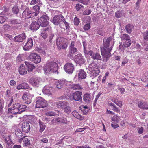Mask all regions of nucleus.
I'll use <instances>...</instances> for the list:
<instances>
[{
    "instance_id": "obj_50",
    "label": "nucleus",
    "mask_w": 148,
    "mask_h": 148,
    "mask_svg": "<svg viewBox=\"0 0 148 148\" xmlns=\"http://www.w3.org/2000/svg\"><path fill=\"white\" fill-rule=\"evenodd\" d=\"M46 115L48 116H52L56 115V113L53 111H49L45 113Z\"/></svg>"
},
{
    "instance_id": "obj_27",
    "label": "nucleus",
    "mask_w": 148,
    "mask_h": 148,
    "mask_svg": "<svg viewBox=\"0 0 148 148\" xmlns=\"http://www.w3.org/2000/svg\"><path fill=\"white\" fill-rule=\"evenodd\" d=\"M131 44V40L130 39L127 40L123 42V45H120L119 47L120 49H122V47L123 48L124 47H128L130 46Z\"/></svg>"
},
{
    "instance_id": "obj_2",
    "label": "nucleus",
    "mask_w": 148,
    "mask_h": 148,
    "mask_svg": "<svg viewBox=\"0 0 148 148\" xmlns=\"http://www.w3.org/2000/svg\"><path fill=\"white\" fill-rule=\"evenodd\" d=\"M29 109V107L26 105L15 103L13 104L12 107L8 109V112L13 114H20L23 112L28 110Z\"/></svg>"
},
{
    "instance_id": "obj_61",
    "label": "nucleus",
    "mask_w": 148,
    "mask_h": 148,
    "mask_svg": "<svg viewBox=\"0 0 148 148\" xmlns=\"http://www.w3.org/2000/svg\"><path fill=\"white\" fill-rule=\"evenodd\" d=\"M76 118L80 120H82L84 119L83 117L81 116L80 115L78 114L77 115Z\"/></svg>"
},
{
    "instance_id": "obj_7",
    "label": "nucleus",
    "mask_w": 148,
    "mask_h": 148,
    "mask_svg": "<svg viewBox=\"0 0 148 148\" xmlns=\"http://www.w3.org/2000/svg\"><path fill=\"white\" fill-rule=\"evenodd\" d=\"M22 16L25 18H29L36 16V13L32 12L28 8H27L22 13Z\"/></svg>"
},
{
    "instance_id": "obj_36",
    "label": "nucleus",
    "mask_w": 148,
    "mask_h": 148,
    "mask_svg": "<svg viewBox=\"0 0 148 148\" xmlns=\"http://www.w3.org/2000/svg\"><path fill=\"white\" fill-rule=\"evenodd\" d=\"M64 110V112L66 113L67 114H69L71 112V107L68 105L65 107L63 108Z\"/></svg>"
},
{
    "instance_id": "obj_38",
    "label": "nucleus",
    "mask_w": 148,
    "mask_h": 148,
    "mask_svg": "<svg viewBox=\"0 0 148 148\" xmlns=\"http://www.w3.org/2000/svg\"><path fill=\"white\" fill-rule=\"evenodd\" d=\"M4 8V10L1 13V15H6L7 13L9 11V9L8 7H7L5 5H4L3 7Z\"/></svg>"
},
{
    "instance_id": "obj_56",
    "label": "nucleus",
    "mask_w": 148,
    "mask_h": 148,
    "mask_svg": "<svg viewBox=\"0 0 148 148\" xmlns=\"http://www.w3.org/2000/svg\"><path fill=\"white\" fill-rule=\"evenodd\" d=\"M62 22H63L64 23L66 27H70L68 23L66 22L65 19H64V18L63 19V21H62Z\"/></svg>"
},
{
    "instance_id": "obj_15",
    "label": "nucleus",
    "mask_w": 148,
    "mask_h": 148,
    "mask_svg": "<svg viewBox=\"0 0 148 148\" xmlns=\"http://www.w3.org/2000/svg\"><path fill=\"white\" fill-rule=\"evenodd\" d=\"M33 46V42L32 39L31 38H29L27 40V43L23 47V49L25 51L29 50Z\"/></svg>"
},
{
    "instance_id": "obj_17",
    "label": "nucleus",
    "mask_w": 148,
    "mask_h": 148,
    "mask_svg": "<svg viewBox=\"0 0 148 148\" xmlns=\"http://www.w3.org/2000/svg\"><path fill=\"white\" fill-rule=\"evenodd\" d=\"M31 97L29 92L24 93L22 97L23 99L25 101V103L28 104H30L31 103Z\"/></svg>"
},
{
    "instance_id": "obj_49",
    "label": "nucleus",
    "mask_w": 148,
    "mask_h": 148,
    "mask_svg": "<svg viewBox=\"0 0 148 148\" xmlns=\"http://www.w3.org/2000/svg\"><path fill=\"white\" fill-rule=\"evenodd\" d=\"M90 0H78V2L84 5H87L89 3Z\"/></svg>"
},
{
    "instance_id": "obj_41",
    "label": "nucleus",
    "mask_w": 148,
    "mask_h": 148,
    "mask_svg": "<svg viewBox=\"0 0 148 148\" xmlns=\"http://www.w3.org/2000/svg\"><path fill=\"white\" fill-rule=\"evenodd\" d=\"M22 86V89H26L29 88V86L27 83H23L21 84Z\"/></svg>"
},
{
    "instance_id": "obj_25",
    "label": "nucleus",
    "mask_w": 148,
    "mask_h": 148,
    "mask_svg": "<svg viewBox=\"0 0 148 148\" xmlns=\"http://www.w3.org/2000/svg\"><path fill=\"white\" fill-rule=\"evenodd\" d=\"M12 12L14 14H15L16 16L18 17L21 16V14L19 13V10L18 7L16 5H15L13 6L11 9Z\"/></svg>"
},
{
    "instance_id": "obj_34",
    "label": "nucleus",
    "mask_w": 148,
    "mask_h": 148,
    "mask_svg": "<svg viewBox=\"0 0 148 148\" xmlns=\"http://www.w3.org/2000/svg\"><path fill=\"white\" fill-rule=\"evenodd\" d=\"M75 8L77 11H83L84 6L81 4L78 3L76 5Z\"/></svg>"
},
{
    "instance_id": "obj_13",
    "label": "nucleus",
    "mask_w": 148,
    "mask_h": 148,
    "mask_svg": "<svg viewBox=\"0 0 148 148\" xmlns=\"http://www.w3.org/2000/svg\"><path fill=\"white\" fill-rule=\"evenodd\" d=\"M74 46L75 42L74 41H72L69 47V50L68 56L69 57H72L73 56V54L77 51V49Z\"/></svg>"
},
{
    "instance_id": "obj_10",
    "label": "nucleus",
    "mask_w": 148,
    "mask_h": 148,
    "mask_svg": "<svg viewBox=\"0 0 148 148\" xmlns=\"http://www.w3.org/2000/svg\"><path fill=\"white\" fill-rule=\"evenodd\" d=\"M64 17L61 14L56 15L51 19V22L55 25H59L60 26V23L62 22Z\"/></svg>"
},
{
    "instance_id": "obj_59",
    "label": "nucleus",
    "mask_w": 148,
    "mask_h": 148,
    "mask_svg": "<svg viewBox=\"0 0 148 148\" xmlns=\"http://www.w3.org/2000/svg\"><path fill=\"white\" fill-rule=\"evenodd\" d=\"M40 141L44 143H47L48 141V139L47 138H43L41 139Z\"/></svg>"
},
{
    "instance_id": "obj_43",
    "label": "nucleus",
    "mask_w": 148,
    "mask_h": 148,
    "mask_svg": "<svg viewBox=\"0 0 148 148\" xmlns=\"http://www.w3.org/2000/svg\"><path fill=\"white\" fill-rule=\"evenodd\" d=\"M61 81L56 82V87L59 89H61L63 87Z\"/></svg>"
},
{
    "instance_id": "obj_39",
    "label": "nucleus",
    "mask_w": 148,
    "mask_h": 148,
    "mask_svg": "<svg viewBox=\"0 0 148 148\" xmlns=\"http://www.w3.org/2000/svg\"><path fill=\"white\" fill-rule=\"evenodd\" d=\"M4 140L5 142L8 145L12 144V142L10 139V137L9 136H8L6 137Z\"/></svg>"
},
{
    "instance_id": "obj_30",
    "label": "nucleus",
    "mask_w": 148,
    "mask_h": 148,
    "mask_svg": "<svg viewBox=\"0 0 148 148\" xmlns=\"http://www.w3.org/2000/svg\"><path fill=\"white\" fill-rule=\"evenodd\" d=\"M134 26L132 25L128 24L125 26V30L129 34L131 33L133 29Z\"/></svg>"
},
{
    "instance_id": "obj_20",
    "label": "nucleus",
    "mask_w": 148,
    "mask_h": 148,
    "mask_svg": "<svg viewBox=\"0 0 148 148\" xmlns=\"http://www.w3.org/2000/svg\"><path fill=\"white\" fill-rule=\"evenodd\" d=\"M21 127L23 131L26 133L28 132L30 128L29 123L27 122H24L23 123Z\"/></svg>"
},
{
    "instance_id": "obj_1",
    "label": "nucleus",
    "mask_w": 148,
    "mask_h": 148,
    "mask_svg": "<svg viewBox=\"0 0 148 148\" xmlns=\"http://www.w3.org/2000/svg\"><path fill=\"white\" fill-rule=\"evenodd\" d=\"M112 38L111 37L105 38L103 40V47L101 48V54L103 57V61L106 62L110 56V51L112 49V46H111L109 47Z\"/></svg>"
},
{
    "instance_id": "obj_22",
    "label": "nucleus",
    "mask_w": 148,
    "mask_h": 148,
    "mask_svg": "<svg viewBox=\"0 0 148 148\" xmlns=\"http://www.w3.org/2000/svg\"><path fill=\"white\" fill-rule=\"evenodd\" d=\"M29 82L33 86L35 87H38L40 83L39 80L34 77L30 78L29 80Z\"/></svg>"
},
{
    "instance_id": "obj_12",
    "label": "nucleus",
    "mask_w": 148,
    "mask_h": 148,
    "mask_svg": "<svg viewBox=\"0 0 148 148\" xmlns=\"http://www.w3.org/2000/svg\"><path fill=\"white\" fill-rule=\"evenodd\" d=\"M82 92L81 91H77L72 93L71 97L75 101H80L82 99Z\"/></svg>"
},
{
    "instance_id": "obj_63",
    "label": "nucleus",
    "mask_w": 148,
    "mask_h": 148,
    "mask_svg": "<svg viewBox=\"0 0 148 148\" xmlns=\"http://www.w3.org/2000/svg\"><path fill=\"white\" fill-rule=\"evenodd\" d=\"M143 77L145 79V81L148 80V73L145 74L143 75Z\"/></svg>"
},
{
    "instance_id": "obj_40",
    "label": "nucleus",
    "mask_w": 148,
    "mask_h": 148,
    "mask_svg": "<svg viewBox=\"0 0 148 148\" xmlns=\"http://www.w3.org/2000/svg\"><path fill=\"white\" fill-rule=\"evenodd\" d=\"M112 101L118 105L119 107H121L122 106V102L121 101H119L117 99H112Z\"/></svg>"
},
{
    "instance_id": "obj_58",
    "label": "nucleus",
    "mask_w": 148,
    "mask_h": 148,
    "mask_svg": "<svg viewBox=\"0 0 148 148\" xmlns=\"http://www.w3.org/2000/svg\"><path fill=\"white\" fill-rule=\"evenodd\" d=\"M101 94L99 93L96 96V98L94 102V106L96 104V102L98 100L99 97L100 96Z\"/></svg>"
},
{
    "instance_id": "obj_35",
    "label": "nucleus",
    "mask_w": 148,
    "mask_h": 148,
    "mask_svg": "<svg viewBox=\"0 0 148 148\" xmlns=\"http://www.w3.org/2000/svg\"><path fill=\"white\" fill-rule=\"evenodd\" d=\"M40 125V129L39 130V132L42 133V132L45 129L46 126L44 125V123L41 121H39V122Z\"/></svg>"
},
{
    "instance_id": "obj_6",
    "label": "nucleus",
    "mask_w": 148,
    "mask_h": 148,
    "mask_svg": "<svg viewBox=\"0 0 148 148\" xmlns=\"http://www.w3.org/2000/svg\"><path fill=\"white\" fill-rule=\"evenodd\" d=\"M29 58L32 62L35 63H38L41 61V58L36 53H31L29 56Z\"/></svg>"
},
{
    "instance_id": "obj_48",
    "label": "nucleus",
    "mask_w": 148,
    "mask_h": 148,
    "mask_svg": "<svg viewBox=\"0 0 148 148\" xmlns=\"http://www.w3.org/2000/svg\"><path fill=\"white\" fill-rule=\"evenodd\" d=\"M90 28V23H86L85 24L84 26V29L85 30H88Z\"/></svg>"
},
{
    "instance_id": "obj_55",
    "label": "nucleus",
    "mask_w": 148,
    "mask_h": 148,
    "mask_svg": "<svg viewBox=\"0 0 148 148\" xmlns=\"http://www.w3.org/2000/svg\"><path fill=\"white\" fill-rule=\"evenodd\" d=\"M143 128L142 127L138 128L137 129V131L139 134H142L143 132Z\"/></svg>"
},
{
    "instance_id": "obj_51",
    "label": "nucleus",
    "mask_w": 148,
    "mask_h": 148,
    "mask_svg": "<svg viewBox=\"0 0 148 148\" xmlns=\"http://www.w3.org/2000/svg\"><path fill=\"white\" fill-rule=\"evenodd\" d=\"M91 12L90 9H86L83 12V14L84 15H89L91 13Z\"/></svg>"
},
{
    "instance_id": "obj_33",
    "label": "nucleus",
    "mask_w": 148,
    "mask_h": 148,
    "mask_svg": "<svg viewBox=\"0 0 148 148\" xmlns=\"http://www.w3.org/2000/svg\"><path fill=\"white\" fill-rule=\"evenodd\" d=\"M10 24L12 25L19 24L21 23L20 20L18 19H11L9 21Z\"/></svg>"
},
{
    "instance_id": "obj_57",
    "label": "nucleus",
    "mask_w": 148,
    "mask_h": 148,
    "mask_svg": "<svg viewBox=\"0 0 148 148\" xmlns=\"http://www.w3.org/2000/svg\"><path fill=\"white\" fill-rule=\"evenodd\" d=\"M38 51L39 53H41V54H42L44 55H45V50H43L40 48L38 49Z\"/></svg>"
},
{
    "instance_id": "obj_37",
    "label": "nucleus",
    "mask_w": 148,
    "mask_h": 148,
    "mask_svg": "<svg viewBox=\"0 0 148 148\" xmlns=\"http://www.w3.org/2000/svg\"><path fill=\"white\" fill-rule=\"evenodd\" d=\"M23 145L24 147H27L29 145V140L27 138H23Z\"/></svg>"
},
{
    "instance_id": "obj_16",
    "label": "nucleus",
    "mask_w": 148,
    "mask_h": 148,
    "mask_svg": "<svg viewBox=\"0 0 148 148\" xmlns=\"http://www.w3.org/2000/svg\"><path fill=\"white\" fill-rule=\"evenodd\" d=\"M74 58L76 62L80 65L84 64L85 62L84 57L81 54L75 55Z\"/></svg>"
},
{
    "instance_id": "obj_32",
    "label": "nucleus",
    "mask_w": 148,
    "mask_h": 148,
    "mask_svg": "<svg viewBox=\"0 0 148 148\" xmlns=\"http://www.w3.org/2000/svg\"><path fill=\"white\" fill-rule=\"evenodd\" d=\"M120 37L123 42L127 40L130 39L129 36L128 34H121Z\"/></svg>"
},
{
    "instance_id": "obj_45",
    "label": "nucleus",
    "mask_w": 148,
    "mask_h": 148,
    "mask_svg": "<svg viewBox=\"0 0 148 148\" xmlns=\"http://www.w3.org/2000/svg\"><path fill=\"white\" fill-rule=\"evenodd\" d=\"M41 35L44 39H46L47 37L48 34L47 32L45 31H41Z\"/></svg>"
},
{
    "instance_id": "obj_21",
    "label": "nucleus",
    "mask_w": 148,
    "mask_h": 148,
    "mask_svg": "<svg viewBox=\"0 0 148 148\" xmlns=\"http://www.w3.org/2000/svg\"><path fill=\"white\" fill-rule=\"evenodd\" d=\"M58 108L63 109L65 107L68 105V102L65 101H61L56 103Z\"/></svg>"
},
{
    "instance_id": "obj_5",
    "label": "nucleus",
    "mask_w": 148,
    "mask_h": 148,
    "mask_svg": "<svg viewBox=\"0 0 148 148\" xmlns=\"http://www.w3.org/2000/svg\"><path fill=\"white\" fill-rule=\"evenodd\" d=\"M49 19V18L47 15H43L38 19V22L40 26L44 27L48 25Z\"/></svg>"
},
{
    "instance_id": "obj_11",
    "label": "nucleus",
    "mask_w": 148,
    "mask_h": 148,
    "mask_svg": "<svg viewBox=\"0 0 148 148\" xmlns=\"http://www.w3.org/2000/svg\"><path fill=\"white\" fill-rule=\"evenodd\" d=\"M88 54L91 57V58L94 60H103V59L102 60L101 56L99 53L97 52L94 53L93 51L90 50L88 51Z\"/></svg>"
},
{
    "instance_id": "obj_23",
    "label": "nucleus",
    "mask_w": 148,
    "mask_h": 148,
    "mask_svg": "<svg viewBox=\"0 0 148 148\" xmlns=\"http://www.w3.org/2000/svg\"><path fill=\"white\" fill-rule=\"evenodd\" d=\"M25 63L26 67L27 68V70L29 72H31L33 70L35 69V66L31 62L25 61Z\"/></svg>"
},
{
    "instance_id": "obj_28",
    "label": "nucleus",
    "mask_w": 148,
    "mask_h": 148,
    "mask_svg": "<svg viewBox=\"0 0 148 148\" xmlns=\"http://www.w3.org/2000/svg\"><path fill=\"white\" fill-rule=\"evenodd\" d=\"M90 94V93H86L84 94V95L83 99L86 103H89L91 99Z\"/></svg>"
},
{
    "instance_id": "obj_46",
    "label": "nucleus",
    "mask_w": 148,
    "mask_h": 148,
    "mask_svg": "<svg viewBox=\"0 0 148 148\" xmlns=\"http://www.w3.org/2000/svg\"><path fill=\"white\" fill-rule=\"evenodd\" d=\"M143 37L145 40L148 41V31L143 33Z\"/></svg>"
},
{
    "instance_id": "obj_19",
    "label": "nucleus",
    "mask_w": 148,
    "mask_h": 148,
    "mask_svg": "<svg viewBox=\"0 0 148 148\" xmlns=\"http://www.w3.org/2000/svg\"><path fill=\"white\" fill-rule=\"evenodd\" d=\"M15 134L17 138H18V139L19 140V142H21L25 137L24 136L22 137L23 136V133L20 130L17 129L15 130Z\"/></svg>"
},
{
    "instance_id": "obj_53",
    "label": "nucleus",
    "mask_w": 148,
    "mask_h": 148,
    "mask_svg": "<svg viewBox=\"0 0 148 148\" xmlns=\"http://www.w3.org/2000/svg\"><path fill=\"white\" fill-rule=\"evenodd\" d=\"M42 92L46 94H49L50 93L49 90L48 89H47L45 87L44 88Z\"/></svg>"
},
{
    "instance_id": "obj_3",
    "label": "nucleus",
    "mask_w": 148,
    "mask_h": 148,
    "mask_svg": "<svg viewBox=\"0 0 148 148\" xmlns=\"http://www.w3.org/2000/svg\"><path fill=\"white\" fill-rule=\"evenodd\" d=\"M58 64L54 62H49L46 64L44 68V71L47 74L55 73L58 74Z\"/></svg>"
},
{
    "instance_id": "obj_24",
    "label": "nucleus",
    "mask_w": 148,
    "mask_h": 148,
    "mask_svg": "<svg viewBox=\"0 0 148 148\" xmlns=\"http://www.w3.org/2000/svg\"><path fill=\"white\" fill-rule=\"evenodd\" d=\"M40 26V24L38 22H33L30 25V29L33 30H36L39 28Z\"/></svg>"
},
{
    "instance_id": "obj_44",
    "label": "nucleus",
    "mask_w": 148,
    "mask_h": 148,
    "mask_svg": "<svg viewBox=\"0 0 148 148\" xmlns=\"http://www.w3.org/2000/svg\"><path fill=\"white\" fill-rule=\"evenodd\" d=\"M33 8L35 10L36 12V16L37 15V14L39 13V11L40 10L39 6L38 5H35L33 7Z\"/></svg>"
},
{
    "instance_id": "obj_60",
    "label": "nucleus",
    "mask_w": 148,
    "mask_h": 148,
    "mask_svg": "<svg viewBox=\"0 0 148 148\" xmlns=\"http://www.w3.org/2000/svg\"><path fill=\"white\" fill-rule=\"evenodd\" d=\"M5 37L8 38V39H10V40H12V36L11 35H9L8 34H5Z\"/></svg>"
},
{
    "instance_id": "obj_54",
    "label": "nucleus",
    "mask_w": 148,
    "mask_h": 148,
    "mask_svg": "<svg viewBox=\"0 0 148 148\" xmlns=\"http://www.w3.org/2000/svg\"><path fill=\"white\" fill-rule=\"evenodd\" d=\"M54 34H51L50 35L49 37V42H50V43H51L52 41V39L54 37Z\"/></svg>"
},
{
    "instance_id": "obj_9",
    "label": "nucleus",
    "mask_w": 148,
    "mask_h": 148,
    "mask_svg": "<svg viewBox=\"0 0 148 148\" xmlns=\"http://www.w3.org/2000/svg\"><path fill=\"white\" fill-rule=\"evenodd\" d=\"M75 67L71 62L66 63L64 66V69L65 72L68 74H72L74 71Z\"/></svg>"
},
{
    "instance_id": "obj_31",
    "label": "nucleus",
    "mask_w": 148,
    "mask_h": 148,
    "mask_svg": "<svg viewBox=\"0 0 148 148\" xmlns=\"http://www.w3.org/2000/svg\"><path fill=\"white\" fill-rule=\"evenodd\" d=\"M19 71L20 74L21 75L25 74L27 73L26 69L23 67V64H22L20 67Z\"/></svg>"
},
{
    "instance_id": "obj_8",
    "label": "nucleus",
    "mask_w": 148,
    "mask_h": 148,
    "mask_svg": "<svg viewBox=\"0 0 148 148\" xmlns=\"http://www.w3.org/2000/svg\"><path fill=\"white\" fill-rule=\"evenodd\" d=\"M47 105V103L45 99L40 97L37 98L36 105V107L38 108H43L46 107Z\"/></svg>"
},
{
    "instance_id": "obj_52",
    "label": "nucleus",
    "mask_w": 148,
    "mask_h": 148,
    "mask_svg": "<svg viewBox=\"0 0 148 148\" xmlns=\"http://www.w3.org/2000/svg\"><path fill=\"white\" fill-rule=\"evenodd\" d=\"M74 22L75 25H78L80 22L79 19L77 17H75L74 19Z\"/></svg>"
},
{
    "instance_id": "obj_18",
    "label": "nucleus",
    "mask_w": 148,
    "mask_h": 148,
    "mask_svg": "<svg viewBox=\"0 0 148 148\" xmlns=\"http://www.w3.org/2000/svg\"><path fill=\"white\" fill-rule=\"evenodd\" d=\"M138 107L143 109H148V102L143 100H141L138 102Z\"/></svg>"
},
{
    "instance_id": "obj_64",
    "label": "nucleus",
    "mask_w": 148,
    "mask_h": 148,
    "mask_svg": "<svg viewBox=\"0 0 148 148\" xmlns=\"http://www.w3.org/2000/svg\"><path fill=\"white\" fill-rule=\"evenodd\" d=\"M10 84L12 86H14L16 84V83L13 80H12L10 81Z\"/></svg>"
},
{
    "instance_id": "obj_62",
    "label": "nucleus",
    "mask_w": 148,
    "mask_h": 148,
    "mask_svg": "<svg viewBox=\"0 0 148 148\" xmlns=\"http://www.w3.org/2000/svg\"><path fill=\"white\" fill-rule=\"evenodd\" d=\"M50 28L49 27H47L46 28H43L41 29V31H45V32H47L49 30Z\"/></svg>"
},
{
    "instance_id": "obj_29",
    "label": "nucleus",
    "mask_w": 148,
    "mask_h": 148,
    "mask_svg": "<svg viewBox=\"0 0 148 148\" xmlns=\"http://www.w3.org/2000/svg\"><path fill=\"white\" fill-rule=\"evenodd\" d=\"M71 89L73 90H81L83 89V87L79 84H74L71 85Z\"/></svg>"
},
{
    "instance_id": "obj_47",
    "label": "nucleus",
    "mask_w": 148,
    "mask_h": 148,
    "mask_svg": "<svg viewBox=\"0 0 148 148\" xmlns=\"http://www.w3.org/2000/svg\"><path fill=\"white\" fill-rule=\"evenodd\" d=\"M119 119V118L118 116L114 115L112 118V120L113 121L115 122L116 123H117Z\"/></svg>"
},
{
    "instance_id": "obj_4",
    "label": "nucleus",
    "mask_w": 148,
    "mask_h": 148,
    "mask_svg": "<svg viewBox=\"0 0 148 148\" xmlns=\"http://www.w3.org/2000/svg\"><path fill=\"white\" fill-rule=\"evenodd\" d=\"M66 39L64 38L59 37L56 39V42L58 47L60 49H65L67 47L66 43Z\"/></svg>"
},
{
    "instance_id": "obj_14",
    "label": "nucleus",
    "mask_w": 148,
    "mask_h": 148,
    "mask_svg": "<svg viewBox=\"0 0 148 148\" xmlns=\"http://www.w3.org/2000/svg\"><path fill=\"white\" fill-rule=\"evenodd\" d=\"M26 36L25 33H22L16 36L14 39V41L18 42H22L26 38Z\"/></svg>"
},
{
    "instance_id": "obj_26",
    "label": "nucleus",
    "mask_w": 148,
    "mask_h": 148,
    "mask_svg": "<svg viewBox=\"0 0 148 148\" xmlns=\"http://www.w3.org/2000/svg\"><path fill=\"white\" fill-rule=\"evenodd\" d=\"M78 79H82L85 78L86 77V73L83 70L80 69L79 70L78 73Z\"/></svg>"
},
{
    "instance_id": "obj_42",
    "label": "nucleus",
    "mask_w": 148,
    "mask_h": 148,
    "mask_svg": "<svg viewBox=\"0 0 148 148\" xmlns=\"http://www.w3.org/2000/svg\"><path fill=\"white\" fill-rule=\"evenodd\" d=\"M7 19V17L0 16V23L1 24L3 23Z\"/></svg>"
}]
</instances>
